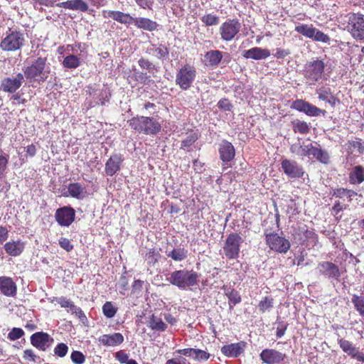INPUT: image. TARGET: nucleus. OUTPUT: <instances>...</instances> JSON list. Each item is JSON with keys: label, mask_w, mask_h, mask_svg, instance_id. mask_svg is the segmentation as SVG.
<instances>
[{"label": "nucleus", "mask_w": 364, "mask_h": 364, "mask_svg": "<svg viewBox=\"0 0 364 364\" xmlns=\"http://www.w3.org/2000/svg\"><path fill=\"white\" fill-rule=\"evenodd\" d=\"M167 281L177 287L179 289H191L193 287L198 285L199 274L192 269L175 270L170 274Z\"/></svg>", "instance_id": "1"}, {"label": "nucleus", "mask_w": 364, "mask_h": 364, "mask_svg": "<svg viewBox=\"0 0 364 364\" xmlns=\"http://www.w3.org/2000/svg\"><path fill=\"white\" fill-rule=\"evenodd\" d=\"M128 122L132 129L146 135H155L161 128L160 123L153 117H133Z\"/></svg>", "instance_id": "2"}, {"label": "nucleus", "mask_w": 364, "mask_h": 364, "mask_svg": "<svg viewBox=\"0 0 364 364\" xmlns=\"http://www.w3.org/2000/svg\"><path fill=\"white\" fill-rule=\"evenodd\" d=\"M25 42L24 35L17 31L9 29L0 43L4 51H16L22 48Z\"/></svg>", "instance_id": "3"}, {"label": "nucleus", "mask_w": 364, "mask_h": 364, "mask_svg": "<svg viewBox=\"0 0 364 364\" xmlns=\"http://www.w3.org/2000/svg\"><path fill=\"white\" fill-rule=\"evenodd\" d=\"M325 63L321 60H315L305 65L304 76L310 85H315L323 76Z\"/></svg>", "instance_id": "4"}, {"label": "nucleus", "mask_w": 364, "mask_h": 364, "mask_svg": "<svg viewBox=\"0 0 364 364\" xmlns=\"http://www.w3.org/2000/svg\"><path fill=\"white\" fill-rule=\"evenodd\" d=\"M196 76V68L191 65L186 64L178 70L175 82L181 90H187L191 87Z\"/></svg>", "instance_id": "5"}, {"label": "nucleus", "mask_w": 364, "mask_h": 364, "mask_svg": "<svg viewBox=\"0 0 364 364\" xmlns=\"http://www.w3.org/2000/svg\"><path fill=\"white\" fill-rule=\"evenodd\" d=\"M347 28L356 40H364V15L360 13L348 14Z\"/></svg>", "instance_id": "6"}, {"label": "nucleus", "mask_w": 364, "mask_h": 364, "mask_svg": "<svg viewBox=\"0 0 364 364\" xmlns=\"http://www.w3.org/2000/svg\"><path fill=\"white\" fill-rule=\"evenodd\" d=\"M318 274L324 279L339 282L343 274V270L335 263L330 261H322L318 262L316 267Z\"/></svg>", "instance_id": "7"}, {"label": "nucleus", "mask_w": 364, "mask_h": 364, "mask_svg": "<svg viewBox=\"0 0 364 364\" xmlns=\"http://www.w3.org/2000/svg\"><path fill=\"white\" fill-rule=\"evenodd\" d=\"M242 238L237 233H231L226 238L223 251L225 257L230 259H237L239 256Z\"/></svg>", "instance_id": "8"}, {"label": "nucleus", "mask_w": 364, "mask_h": 364, "mask_svg": "<svg viewBox=\"0 0 364 364\" xmlns=\"http://www.w3.org/2000/svg\"><path fill=\"white\" fill-rule=\"evenodd\" d=\"M266 244L275 252L287 253L290 249V242L277 233H269L265 235Z\"/></svg>", "instance_id": "9"}, {"label": "nucleus", "mask_w": 364, "mask_h": 364, "mask_svg": "<svg viewBox=\"0 0 364 364\" xmlns=\"http://www.w3.org/2000/svg\"><path fill=\"white\" fill-rule=\"evenodd\" d=\"M241 24L237 19H229L223 23L219 28L221 38L225 41H232L239 33Z\"/></svg>", "instance_id": "10"}, {"label": "nucleus", "mask_w": 364, "mask_h": 364, "mask_svg": "<svg viewBox=\"0 0 364 364\" xmlns=\"http://www.w3.org/2000/svg\"><path fill=\"white\" fill-rule=\"evenodd\" d=\"M24 82V75L18 73L10 77H4L1 81L0 90L4 92L14 93Z\"/></svg>", "instance_id": "11"}, {"label": "nucleus", "mask_w": 364, "mask_h": 364, "mask_svg": "<svg viewBox=\"0 0 364 364\" xmlns=\"http://www.w3.org/2000/svg\"><path fill=\"white\" fill-rule=\"evenodd\" d=\"M31 345L37 349L46 351L54 341V339L47 333L38 331L30 337Z\"/></svg>", "instance_id": "12"}, {"label": "nucleus", "mask_w": 364, "mask_h": 364, "mask_svg": "<svg viewBox=\"0 0 364 364\" xmlns=\"http://www.w3.org/2000/svg\"><path fill=\"white\" fill-rule=\"evenodd\" d=\"M282 168L284 173L289 178H296L302 177L305 171L296 161L289 159H284L282 161Z\"/></svg>", "instance_id": "13"}, {"label": "nucleus", "mask_w": 364, "mask_h": 364, "mask_svg": "<svg viewBox=\"0 0 364 364\" xmlns=\"http://www.w3.org/2000/svg\"><path fill=\"white\" fill-rule=\"evenodd\" d=\"M292 107L299 112H302L310 117H318L321 114H325L326 111L317 107L303 100H296L294 102Z\"/></svg>", "instance_id": "14"}, {"label": "nucleus", "mask_w": 364, "mask_h": 364, "mask_svg": "<svg viewBox=\"0 0 364 364\" xmlns=\"http://www.w3.org/2000/svg\"><path fill=\"white\" fill-rule=\"evenodd\" d=\"M55 218L60 225L68 227L75 220V211L70 206H65L57 209Z\"/></svg>", "instance_id": "15"}, {"label": "nucleus", "mask_w": 364, "mask_h": 364, "mask_svg": "<svg viewBox=\"0 0 364 364\" xmlns=\"http://www.w3.org/2000/svg\"><path fill=\"white\" fill-rule=\"evenodd\" d=\"M285 354L274 349H264L260 354L259 358L264 363L276 364L281 363L285 358Z\"/></svg>", "instance_id": "16"}, {"label": "nucleus", "mask_w": 364, "mask_h": 364, "mask_svg": "<svg viewBox=\"0 0 364 364\" xmlns=\"http://www.w3.org/2000/svg\"><path fill=\"white\" fill-rule=\"evenodd\" d=\"M46 59L38 58L30 66L24 70V76L28 79H33L42 74L45 69Z\"/></svg>", "instance_id": "17"}, {"label": "nucleus", "mask_w": 364, "mask_h": 364, "mask_svg": "<svg viewBox=\"0 0 364 364\" xmlns=\"http://www.w3.org/2000/svg\"><path fill=\"white\" fill-rule=\"evenodd\" d=\"M124 161L122 154H115L112 155L105 164V171L107 176L114 175L121 168V165Z\"/></svg>", "instance_id": "18"}, {"label": "nucleus", "mask_w": 364, "mask_h": 364, "mask_svg": "<svg viewBox=\"0 0 364 364\" xmlns=\"http://www.w3.org/2000/svg\"><path fill=\"white\" fill-rule=\"evenodd\" d=\"M102 16L104 18H109L120 23L130 25L134 23V17L127 13L119 11H103Z\"/></svg>", "instance_id": "19"}, {"label": "nucleus", "mask_w": 364, "mask_h": 364, "mask_svg": "<svg viewBox=\"0 0 364 364\" xmlns=\"http://www.w3.org/2000/svg\"><path fill=\"white\" fill-rule=\"evenodd\" d=\"M245 346L243 341L225 345L221 348V352L225 356L236 358L243 353Z\"/></svg>", "instance_id": "20"}, {"label": "nucleus", "mask_w": 364, "mask_h": 364, "mask_svg": "<svg viewBox=\"0 0 364 364\" xmlns=\"http://www.w3.org/2000/svg\"><path fill=\"white\" fill-rule=\"evenodd\" d=\"M0 290L6 296H14L16 294L17 288L11 278L0 277Z\"/></svg>", "instance_id": "21"}, {"label": "nucleus", "mask_w": 364, "mask_h": 364, "mask_svg": "<svg viewBox=\"0 0 364 364\" xmlns=\"http://www.w3.org/2000/svg\"><path fill=\"white\" fill-rule=\"evenodd\" d=\"M4 248L9 255L17 257L23 252L25 244L20 240H11L4 244Z\"/></svg>", "instance_id": "22"}, {"label": "nucleus", "mask_w": 364, "mask_h": 364, "mask_svg": "<svg viewBox=\"0 0 364 364\" xmlns=\"http://www.w3.org/2000/svg\"><path fill=\"white\" fill-rule=\"evenodd\" d=\"M124 336L120 333L104 334L99 338V341L105 346H116L124 342Z\"/></svg>", "instance_id": "23"}, {"label": "nucleus", "mask_w": 364, "mask_h": 364, "mask_svg": "<svg viewBox=\"0 0 364 364\" xmlns=\"http://www.w3.org/2000/svg\"><path fill=\"white\" fill-rule=\"evenodd\" d=\"M270 55L269 50L259 47H255L249 50H244L242 56L245 58H251L256 60L266 59Z\"/></svg>", "instance_id": "24"}, {"label": "nucleus", "mask_w": 364, "mask_h": 364, "mask_svg": "<svg viewBox=\"0 0 364 364\" xmlns=\"http://www.w3.org/2000/svg\"><path fill=\"white\" fill-rule=\"evenodd\" d=\"M219 153L223 161H230L235 156L234 146L230 142L223 141L220 145Z\"/></svg>", "instance_id": "25"}, {"label": "nucleus", "mask_w": 364, "mask_h": 364, "mask_svg": "<svg viewBox=\"0 0 364 364\" xmlns=\"http://www.w3.org/2000/svg\"><path fill=\"white\" fill-rule=\"evenodd\" d=\"M55 6L60 8L80 11L82 12L87 11L88 9V5L82 0L67 1L56 4Z\"/></svg>", "instance_id": "26"}, {"label": "nucleus", "mask_w": 364, "mask_h": 364, "mask_svg": "<svg viewBox=\"0 0 364 364\" xmlns=\"http://www.w3.org/2000/svg\"><path fill=\"white\" fill-rule=\"evenodd\" d=\"M310 156H313L317 161L322 164H327L329 162V154L327 151L322 149L320 145L311 144Z\"/></svg>", "instance_id": "27"}, {"label": "nucleus", "mask_w": 364, "mask_h": 364, "mask_svg": "<svg viewBox=\"0 0 364 364\" xmlns=\"http://www.w3.org/2000/svg\"><path fill=\"white\" fill-rule=\"evenodd\" d=\"M133 23L138 28L144 29L149 31H155L158 26V24L156 21L144 17L134 18Z\"/></svg>", "instance_id": "28"}, {"label": "nucleus", "mask_w": 364, "mask_h": 364, "mask_svg": "<svg viewBox=\"0 0 364 364\" xmlns=\"http://www.w3.org/2000/svg\"><path fill=\"white\" fill-rule=\"evenodd\" d=\"M223 57V52L218 50H212L205 54V60L210 67L215 68L221 62Z\"/></svg>", "instance_id": "29"}, {"label": "nucleus", "mask_w": 364, "mask_h": 364, "mask_svg": "<svg viewBox=\"0 0 364 364\" xmlns=\"http://www.w3.org/2000/svg\"><path fill=\"white\" fill-rule=\"evenodd\" d=\"M146 53L149 55H155L159 59H164L168 55V50L164 45H159L157 47L155 44H151L147 47Z\"/></svg>", "instance_id": "30"}, {"label": "nucleus", "mask_w": 364, "mask_h": 364, "mask_svg": "<svg viewBox=\"0 0 364 364\" xmlns=\"http://www.w3.org/2000/svg\"><path fill=\"white\" fill-rule=\"evenodd\" d=\"M349 181L351 184H360L364 181V167L355 166L349 174Z\"/></svg>", "instance_id": "31"}, {"label": "nucleus", "mask_w": 364, "mask_h": 364, "mask_svg": "<svg viewBox=\"0 0 364 364\" xmlns=\"http://www.w3.org/2000/svg\"><path fill=\"white\" fill-rule=\"evenodd\" d=\"M147 326L151 330L154 331H165L167 325L162 321V319L156 316L152 315L149 321Z\"/></svg>", "instance_id": "32"}, {"label": "nucleus", "mask_w": 364, "mask_h": 364, "mask_svg": "<svg viewBox=\"0 0 364 364\" xmlns=\"http://www.w3.org/2000/svg\"><path fill=\"white\" fill-rule=\"evenodd\" d=\"M69 196L77 199H82L85 196V188L79 183H72L68 186Z\"/></svg>", "instance_id": "33"}, {"label": "nucleus", "mask_w": 364, "mask_h": 364, "mask_svg": "<svg viewBox=\"0 0 364 364\" xmlns=\"http://www.w3.org/2000/svg\"><path fill=\"white\" fill-rule=\"evenodd\" d=\"M82 59L81 57H78L74 54H70L64 58L63 65L66 68L75 69L78 68L82 64Z\"/></svg>", "instance_id": "34"}, {"label": "nucleus", "mask_w": 364, "mask_h": 364, "mask_svg": "<svg viewBox=\"0 0 364 364\" xmlns=\"http://www.w3.org/2000/svg\"><path fill=\"white\" fill-rule=\"evenodd\" d=\"M225 294L229 299L230 309H232L234 306L241 302V297L238 291L235 289L229 288H225Z\"/></svg>", "instance_id": "35"}, {"label": "nucleus", "mask_w": 364, "mask_h": 364, "mask_svg": "<svg viewBox=\"0 0 364 364\" xmlns=\"http://www.w3.org/2000/svg\"><path fill=\"white\" fill-rule=\"evenodd\" d=\"M339 346L348 355H350L352 358H354L357 351L358 348L353 346V344L343 338H341L338 341Z\"/></svg>", "instance_id": "36"}, {"label": "nucleus", "mask_w": 364, "mask_h": 364, "mask_svg": "<svg viewBox=\"0 0 364 364\" xmlns=\"http://www.w3.org/2000/svg\"><path fill=\"white\" fill-rule=\"evenodd\" d=\"M311 143L309 144H293L291 146V151L299 156H309Z\"/></svg>", "instance_id": "37"}, {"label": "nucleus", "mask_w": 364, "mask_h": 364, "mask_svg": "<svg viewBox=\"0 0 364 364\" xmlns=\"http://www.w3.org/2000/svg\"><path fill=\"white\" fill-rule=\"evenodd\" d=\"M187 253V250H186L184 248L179 247L173 249L172 251L168 252L167 256L175 261L180 262L186 258Z\"/></svg>", "instance_id": "38"}, {"label": "nucleus", "mask_w": 364, "mask_h": 364, "mask_svg": "<svg viewBox=\"0 0 364 364\" xmlns=\"http://www.w3.org/2000/svg\"><path fill=\"white\" fill-rule=\"evenodd\" d=\"M315 28L312 26H309L307 24H300L295 28V31L309 38H312L314 33L315 32Z\"/></svg>", "instance_id": "39"}, {"label": "nucleus", "mask_w": 364, "mask_h": 364, "mask_svg": "<svg viewBox=\"0 0 364 364\" xmlns=\"http://www.w3.org/2000/svg\"><path fill=\"white\" fill-rule=\"evenodd\" d=\"M352 302L356 311L364 318V296L360 297L357 295H353Z\"/></svg>", "instance_id": "40"}, {"label": "nucleus", "mask_w": 364, "mask_h": 364, "mask_svg": "<svg viewBox=\"0 0 364 364\" xmlns=\"http://www.w3.org/2000/svg\"><path fill=\"white\" fill-rule=\"evenodd\" d=\"M102 311L107 318H111L115 316L117 308L111 302L107 301L102 306Z\"/></svg>", "instance_id": "41"}, {"label": "nucleus", "mask_w": 364, "mask_h": 364, "mask_svg": "<svg viewBox=\"0 0 364 364\" xmlns=\"http://www.w3.org/2000/svg\"><path fill=\"white\" fill-rule=\"evenodd\" d=\"M201 21L208 26H216L219 23V17L211 14L204 15L201 18Z\"/></svg>", "instance_id": "42"}, {"label": "nucleus", "mask_w": 364, "mask_h": 364, "mask_svg": "<svg viewBox=\"0 0 364 364\" xmlns=\"http://www.w3.org/2000/svg\"><path fill=\"white\" fill-rule=\"evenodd\" d=\"M294 130L295 132L305 134L309 132V127L306 122L297 120L294 122Z\"/></svg>", "instance_id": "43"}, {"label": "nucleus", "mask_w": 364, "mask_h": 364, "mask_svg": "<svg viewBox=\"0 0 364 364\" xmlns=\"http://www.w3.org/2000/svg\"><path fill=\"white\" fill-rule=\"evenodd\" d=\"M68 352V346L64 343H58L53 350V353L55 355L63 358Z\"/></svg>", "instance_id": "44"}, {"label": "nucleus", "mask_w": 364, "mask_h": 364, "mask_svg": "<svg viewBox=\"0 0 364 364\" xmlns=\"http://www.w3.org/2000/svg\"><path fill=\"white\" fill-rule=\"evenodd\" d=\"M320 100L326 102L328 98L332 95L331 90L329 87H321L316 90Z\"/></svg>", "instance_id": "45"}, {"label": "nucleus", "mask_w": 364, "mask_h": 364, "mask_svg": "<svg viewBox=\"0 0 364 364\" xmlns=\"http://www.w3.org/2000/svg\"><path fill=\"white\" fill-rule=\"evenodd\" d=\"M273 306V299L270 297H264L259 303L258 307L259 310L264 312L267 310H269Z\"/></svg>", "instance_id": "46"}, {"label": "nucleus", "mask_w": 364, "mask_h": 364, "mask_svg": "<svg viewBox=\"0 0 364 364\" xmlns=\"http://www.w3.org/2000/svg\"><path fill=\"white\" fill-rule=\"evenodd\" d=\"M24 336V331L21 328H13L8 333V338L10 341H16Z\"/></svg>", "instance_id": "47"}, {"label": "nucleus", "mask_w": 364, "mask_h": 364, "mask_svg": "<svg viewBox=\"0 0 364 364\" xmlns=\"http://www.w3.org/2000/svg\"><path fill=\"white\" fill-rule=\"evenodd\" d=\"M312 39L322 43L330 42V37L317 28H315V32L312 36Z\"/></svg>", "instance_id": "48"}, {"label": "nucleus", "mask_w": 364, "mask_h": 364, "mask_svg": "<svg viewBox=\"0 0 364 364\" xmlns=\"http://www.w3.org/2000/svg\"><path fill=\"white\" fill-rule=\"evenodd\" d=\"M70 359L75 364H83L85 361V355L78 350H74L71 353Z\"/></svg>", "instance_id": "49"}, {"label": "nucleus", "mask_w": 364, "mask_h": 364, "mask_svg": "<svg viewBox=\"0 0 364 364\" xmlns=\"http://www.w3.org/2000/svg\"><path fill=\"white\" fill-rule=\"evenodd\" d=\"M193 358L198 361L207 360L210 358V354L205 350L194 348Z\"/></svg>", "instance_id": "50"}, {"label": "nucleus", "mask_w": 364, "mask_h": 364, "mask_svg": "<svg viewBox=\"0 0 364 364\" xmlns=\"http://www.w3.org/2000/svg\"><path fill=\"white\" fill-rule=\"evenodd\" d=\"M198 139L196 134H189L186 139L181 141V149H185L186 147L191 146Z\"/></svg>", "instance_id": "51"}, {"label": "nucleus", "mask_w": 364, "mask_h": 364, "mask_svg": "<svg viewBox=\"0 0 364 364\" xmlns=\"http://www.w3.org/2000/svg\"><path fill=\"white\" fill-rule=\"evenodd\" d=\"M69 311L71 312V314L77 316L78 318L82 322H84V321L87 319V317L85 316L82 309L80 307L74 305V304L70 307Z\"/></svg>", "instance_id": "52"}, {"label": "nucleus", "mask_w": 364, "mask_h": 364, "mask_svg": "<svg viewBox=\"0 0 364 364\" xmlns=\"http://www.w3.org/2000/svg\"><path fill=\"white\" fill-rule=\"evenodd\" d=\"M32 1L34 2V7H35V9H38V8L37 7L38 4H39L41 6L52 7V6H54L55 5V3L58 0H32ZM39 10L42 11L43 8L42 7L39 8Z\"/></svg>", "instance_id": "53"}, {"label": "nucleus", "mask_w": 364, "mask_h": 364, "mask_svg": "<svg viewBox=\"0 0 364 364\" xmlns=\"http://www.w3.org/2000/svg\"><path fill=\"white\" fill-rule=\"evenodd\" d=\"M58 243L60 247L67 252H70L73 249V245L68 238L60 237L58 240Z\"/></svg>", "instance_id": "54"}, {"label": "nucleus", "mask_w": 364, "mask_h": 364, "mask_svg": "<svg viewBox=\"0 0 364 364\" xmlns=\"http://www.w3.org/2000/svg\"><path fill=\"white\" fill-rule=\"evenodd\" d=\"M9 159L7 157L0 155V178L4 176Z\"/></svg>", "instance_id": "55"}, {"label": "nucleus", "mask_w": 364, "mask_h": 364, "mask_svg": "<svg viewBox=\"0 0 364 364\" xmlns=\"http://www.w3.org/2000/svg\"><path fill=\"white\" fill-rule=\"evenodd\" d=\"M23 358L26 360L36 362L38 356L34 353L32 349H26L23 351Z\"/></svg>", "instance_id": "56"}, {"label": "nucleus", "mask_w": 364, "mask_h": 364, "mask_svg": "<svg viewBox=\"0 0 364 364\" xmlns=\"http://www.w3.org/2000/svg\"><path fill=\"white\" fill-rule=\"evenodd\" d=\"M115 358L120 363H126L129 360V355L123 350H119L115 353Z\"/></svg>", "instance_id": "57"}, {"label": "nucleus", "mask_w": 364, "mask_h": 364, "mask_svg": "<svg viewBox=\"0 0 364 364\" xmlns=\"http://www.w3.org/2000/svg\"><path fill=\"white\" fill-rule=\"evenodd\" d=\"M218 107L225 111H230L232 108V105L227 99H222L218 103Z\"/></svg>", "instance_id": "58"}, {"label": "nucleus", "mask_w": 364, "mask_h": 364, "mask_svg": "<svg viewBox=\"0 0 364 364\" xmlns=\"http://www.w3.org/2000/svg\"><path fill=\"white\" fill-rule=\"evenodd\" d=\"M350 146L354 149L358 151L360 154L364 153V146L362 144L360 141H352L349 142Z\"/></svg>", "instance_id": "59"}, {"label": "nucleus", "mask_w": 364, "mask_h": 364, "mask_svg": "<svg viewBox=\"0 0 364 364\" xmlns=\"http://www.w3.org/2000/svg\"><path fill=\"white\" fill-rule=\"evenodd\" d=\"M138 63H139V65L142 69H146V70H150L154 68V65H152V63L147 59L141 58L139 60Z\"/></svg>", "instance_id": "60"}, {"label": "nucleus", "mask_w": 364, "mask_h": 364, "mask_svg": "<svg viewBox=\"0 0 364 364\" xmlns=\"http://www.w3.org/2000/svg\"><path fill=\"white\" fill-rule=\"evenodd\" d=\"M57 302L60 305L61 307H63V308L70 309V307L73 304V303L70 300H69L65 297L58 298L57 300Z\"/></svg>", "instance_id": "61"}, {"label": "nucleus", "mask_w": 364, "mask_h": 364, "mask_svg": "<svg viewBox=\"0 0 364 364\" xmlns=\"http://www.w3.org/2000/svg\"><path fill=\"white\" fill-rule=\"evenodd\" d=\"M136 4L143 9H151L153 5V0H134Z\"/></svg>", "instance_id": "62"}, {"label": "nucleus", "mask_w": 364, "mask_h": 364, "mask_svg": "<svg viewBox=\"0 0 364 364\" xmlns=\"http://www.w3.org/2000/svg\"><path fill=\"white\" fill-rule=\"evenodd\" d=\"M9 237V230L6 227L0 226V245L3 244Z\"/></svg>", "instance_id": "63"}, {"label": "nucleus", "mask_w": 364, "mask_h": 364, "mask_svg": "<svg viewBox=\"0 0 364 364\" xmlns=\"http://www.w3.org/2000/svg\"><path fill=\"white\" fill-rule=\"evenodd\" d=\"M186 359L179 356L178 358H171L166 361V364H186Z\"/></svg>", "instance_id": "64"}]
</instances>
